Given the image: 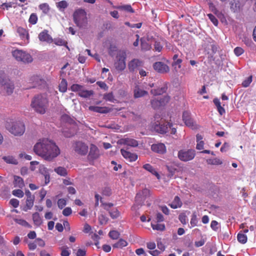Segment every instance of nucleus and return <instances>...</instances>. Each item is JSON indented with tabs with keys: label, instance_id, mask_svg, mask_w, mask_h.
Returning <instances> with one entry per match:
<instances>
[{
	"label": "nucleus",
	"instance_id": "obj_1",
	"mask_svg": "<svg viewBox=\"0 0 256 256\" xmlns=\"http://www.w3.org/2000/svg\"><path fill=\"white\" fill-rule=\"evenodd\" d=\"M37 155L48 161H52L60 154V150L56 143L47 138L40 140L34 147Z\"/></svg>",
	"mask_w": 256,
	"mask_h": 256
},
{
	"label": "nucleus",
	"instance_id": "obj_2",
	"mask_svg": "<svg viewBox=\"0 0 256 256\" xmlns=\"http://www.w3.org/2000/svg\"><path fill=\"white\" fill-rule=\"evenodd\" d=\"M30 106L36 112L44 114L48 106V98L44 94L37 95L32 99Z\"/></svg>",
	"mask_w": 256,
	"mask_h": 256
},
{
	"label": "nucleus",
	"instance_id": "obj_3",
	"mask_svg": "<svg viewBox=\"0 0 256 256\" xmlns=\"http://www.w3.org/2000/svg\"><path fill=\"white\" fill-rule=\"evenodd\" d=\"M6 128L11 134L14 136H22L25 131L24 124L20 121L8 123L6 125Z\"/></svg>",
	"mask_w": 256,
	"mask_h": 256
},
{
	"label": "nucleus",
	"instance_id": "obj_4",
	"mask_svg": "<svg viewBox=\"0 0 256 256\" xmlns=\"http://www.w3.org/2000/svg\"><path fill=\"white\" fill-rule=\"evenodd\" d=\"M74 23L80 28L85 26L87 24L86 13L84 10L79 9L76 10L73 15Z\"/></svg>",
	"mask_w": 256,
	"mask_h": 256
},
{
	"label": "nucleus",
	"instance_id": "obj_5",
	"mask_svg": "<svg viewBox=\"0 0 256 256\" xmlns=\"http://www.w3.org/2000/svg\"><path fill=\"white\" fill-rule=\"evenodd\" d=\"M12 55L16 60L24 63H30L33 60L30 54L22 50H16L12 51Z\"/></svg>",
	"mask_w": 256,
	"mask_h": 256
},
{
	"label": "nucleus",
	"instance_id": "obj_6",
	"mask_svg": "<svg viewBox=\"0 0 256 256\" xmlns=\"http://www.w3.org/2000/svg\"><path fill=\"white\" fill-rule=\"evenodd\" d=\"M126 56V53L124 51H120L117 54L114 62V67L116 70L122 71L125 69Z\"/></svg>",
	"mask_w": 256,
	"mask_h": 256
},
{
	"label": "nucleus",
	"instance_id": "obj_7",
	"mask_svg": "<svg viewBox=\"0 0 256 256\" xmlns=\"http://www.w3.org/2000/svg\"><path fill=\"white\" fill-rule=\"evenodd\" d=\"M196 156V152L194 150H182L178 152V158L183 162H188L194 158Z\"/></svg>",
	"mask_w": 256,
	"mask_h": 256
},
{
	"label": "nucleus",
	"instance_id": "obj_8",
	"mask_svg": "<svg viewBox=\"0 0 256 256\" xmlns=\"http://www.w3.org/2000/svg\"><path fill=\"white\" fill-rule=\"evenodd\" d=\"M74 152L81 156H85L88 152V146L82 141L75 142L72 145Z\"/></svg>",
	"mask_w": 256,
	"mask_h": 256
},
{
	"label": "nucleus",
	"instance_id": "obj_9",
	"mask_svg": "<svg viewBox=\"0 0 256 256\" xmlns=\"http://www.w3.org/2000/svg\"><path fill=\"white\" fill-rule=\"evenodd\" d=\"M14 88V82L8 80L0 86V93L4 96L10 95L13 92Z\"/></svg>",
	"mask_w": 256,
	"mask_h": 256
},
{
	"label": "nucleus",
	"instance_id": "obj_10",
	"mask_svg": "<svg viewBox=\"0 0 256 256\" xmlns=\"http://www.w3.org/2000/svg\"><path fill=\"white\" fill-rule=\"evenodd\" d=\"M170 100L168 96H164L160 98H154L151 100V104L152 107L156 109L159 107L165 105Z\"/></svg>",
	"mask_w": 256,
	"mask_h": 256
},
{
	"label": "nucleus",
	"instance_id": "obj_11",
	"mask_svg": "<svg viewBox=\"0 0 256 256\" xmlns=\"http://www.w3.org/2000/svg\"><path fill=\"white\" fill-rule=\"evenodd\" d=\"M100 156V150L94 144L90 146V150L88 155L90 160H94L98 158Z\"/></svg>",
	"mask_w": 256,
	"mask_h": 256
},
{
	"label": "nucleus",
	"instance_id": "obj_12",
	"mask_svg": "<svg viewBox=\"0 0 256 256\" xmlns=\"http://www.w3.org/2000/svg\"><path fill=\"white\" fill-rule=\"evenodd\" d=\"M182 120L185 124L192 128H194V122L191 118L190 114L188 112H184L182 114Z\"/></svg>",
	"mask_w": 256,
	"mask_h": 256
},
{
	"label": "nucleus",
	"instance_id": "obj_13",
	"mask_svg": "<svg viewBox=\"0 0 256 256\" xmlns=\"http://www.w3.org/2000/svg\"><path fill=\"white\" fill-rule=\"evenodd\" d=\"M143 66V62L138 59H134L128 64V68L130 72H133L138 68Z\"/></svg>",
	"mask_w": 256,
	"mask_h": 256
},
{
	"label": "nucleus",
	"instance_id": "obj_14",
	"mask_svg": "<svg viewBox=\"0 0 256 256\" xmlns=\"http://www.w3.org/2000/svg\"><path fill=\"white\" fill-rule=\"evenodd\" d=\"M154 69L160 73H165L169 71L168 66L164 62H158L154 64Z\"/></svg>",
	"mask_w": 256,
	"mask_h": 256
},
{
	"label": "nucleus",
	"instance_id": "obj_15",
	"mask_svg": "<svg viewBox=\"0 0 256 256\" xmlns=\"http://www.w3.org/2000/svg\"><path fill=\"white\" fill-rule=\"evenodd\" d=\"M62 132L66 138L72 136L76 132V128L72 127L69 124H67L66 128H64Z\"/></svg>",
	"mask_w": 256,
	"mask_h": 256
},
{
	"label": "nucleus",
	"instance_id": "obj_16",
	"mask_svg": "<svg viewBox=\"0 0 256 256\" xmlns=\"http://www.w3.org/2000/svg\"><path fill=\"white\" fill-rule=\"evenodd\" d=\"M150 194V190L147 188H144L142 192L136 194V201L138 204L143 202L146 198Z\"/></svg>",
	"mask_w": 256,
	"mask_h": 256
},
{
	"label": "nucleus",
	"instance_id": "obj_17",
	"mask_svg": "<svg viewBox=\"0 0 256 256\" xmlns=\"http://www.w3.org/2000/svg\"><path fill=\"white\" fill-rule=\"evenodd\" d=\"M151 149L154 152L164 154L166 152V147L162 143L152 144L151 146Z\"/></svg>",
	"mask_w": 256,
	"mask_h": 256
},
{
	"label": "nucleus",
	"instance_id": "obj_18",
	"mask_svg": "<svg viewBox=\"0 0 256 256\" xmlns=\"http://www.w3.org/2000/svg\"><path fill=\"white\" fill-rule=\"evenodd\" d=\"M120 152L122 156L130 162L136 161L138 158V156L136 154L131 153L124 149H121Z\"/></svg>",
	"mask_w": 256,
	"mask_h": 256
},
{
	"label": "nucleus",
	"instance_id": "obj_19",
	"mask_svg": "<svg viewBox=\"0 0 256 256\" xmlns=\"http://www.w3.org/2000/svg\"><path fill=\"white\" fill-rule=\"evenodd\" d=\"M38 38L41 42H45L48 43H51L52 42V38L48 34V32L46 30H44L39 34Z\"/></svg>",
	"mask_w": 256,
	"mask_h": 256
},
{
	"label": "nucleus",
	"instance_id": "obj_20",
	"mask_svg": "<svg viewBox=\"0 0 256 256\" xmlns=\"http://www.w3.org/2000/svg\"><path fill=\"white\" fill-rule=\"evenodd\" d=\"M26 195L27 197L26 206L28 209L30 210L33 206L34 196L32 194L31 192L28 190L26 191Z\"/></svg>",
	"mask_w": 256,
	"mask_h": 256
},
{
	"label": "nucleus",
	"instance_id": "obj_21",
	"mask_svg": "<svg viewBox=\"0 0 256 256\" xmlns=\"http://www.w3.org/2000/svg\"><path fill=\"white\" fill-rule=\"evenodd\" d=\"M230 8L234 12H238L242 8V5L238 0H232L230 2Z\"/></svg>",
	"mask_w": 256,
	"mask_h": 256
},
{
	"label": "nucleus",
	"instance_id": "obj_22",
	"mask_svg": "<svg viewBox=\"0 0 256 256\" xmlns=\"http://www.w3.org/2000/svg\"><path fill=\"white\" fill-rule=\"evenodd\" d=\"M172 126V124L170 122H166L162 124H160L158 126L159 129H158L157 130H158L159 132L161 134H166L169 132L171 128V126Z\"/></svg>",
	"mask_w": 256,
	"mask_h": 256
},
{
	"label": "nucleus",
	"instance_id": "obj_23",
	"mask_svg": "<svg viewBox=\"0 0 256 256\" xmlns=\"http://www.w3.org/2000/svg\"><path fill=\"white\" fill-rule=\"evenodd\" d=\"M142 168L152 174L154 175L158 179H160V176L156 170L155 168L149 164H146L142 166Z\"/></svg>",
	"mask_w": 256,
	"mask_h": 256
},
{
	"label": "nucleus",
	"instance_id": "obj_24",
	"mask_svg": "<svg viewBox=\"0 0 256 256\" xmlns=\"http://www.w3.org/2000/svg\"><path fill=\"white\" fill-rule=\"evenodd\" d=\"M114 8L116 9H118L120 10L124 11L127 12H130V13H134V10L132 8L131 5H130V4L119 5L118 6H115Z\"/></svg>",
	"mask_w": 256,
	"mask_h": 256
},
{
	"label": "nucleus",
	"instance_id": "obj_25",
	"mask_svg": "<svg viewBox=\"0 0 256 256\" xmlns=\"http://www.w3.org/2000/svg\"><path fill=\"white\" fill-rule=\"evenodd\" d=\"M148 94V92L142 90L138 86H136L134 90V97L135 98H141Z\"/></svg>",
	"mask_w": 256,
	"mask_h": 256
},
{
	"label": "nucleus",
	"instance_id": "obj_26",
	"mask_svg": "<svg viewBox=\"0 0 256 256\" xmlns=\"http://www.w3.org/2000/svg\"><path fill=\"white\" fill-rule=\"evenodd\" d=\"M122 142L128 146L132 147H136L138 146V142L137 140L130 138H126L122 140Z\"/></svg>",
	"mask_w": 256,
	"mask_h": 256
},
{
	"label": "nucleus",
	"instance_id": "obj_27",
	"mask_svg": "<svg viewBox=\"0 0 256 256\" xmlns=\"http://www.w3.org/2000/svg\"><path fill=\"white\" fill-rule=\"evenodd\" d=\"M182 202L178 196H176L173 201L169 204V206L174 209L180 208L182 206Z\"/></svg>",
	"mask_w": 256,
	"mask_h": 256
},
{
	"label": "nucleus",
	"instance_id": "obj_28",
	"mask_svg": "<svg viewBox=\"0 0 256 256\" xmlns=\"http://www.w3.org/2000/svg\"><path fill=\"white\" fill-rule=\"evenodd\" d=\"M17 32L19 34L21 38L24 40H28L29 39V36L28 32L26 30V29L22 28V27H18L17 28Z\"/></svg>",
	"mask_w": 256,
	"mask_h": 256
},
{
	"label": "nucleus",
	"instance_id": "obj_29",
	"mask_svg": "<svg viewBox=\"0 0 256 256\" xmlns=\"http://www.w3.org/2000/svg\"><path fill=\"white\" fill-rule=\"evenodd\" d=\"M30 80L34 84V86H36L42 84L44 81L40 76H34L31 78Z\"/></svg>",
	"mask_w": 256,
	"mask_h": 256
},
{
	"label": "nucleus",
	"instance_id": "obj_30",
	"mask_svg": "<svg viewBox=\"0 0 256 256\" xmlns=\"http://www.w3.org/2000/svg\"><path fill=\"white\" fill-rule=\"evenodd\" d=\"M14 187H18L20 188H22L24 186L22 178L18 176H14Z\"/></svg>",
	"mask_w": 256,
	"mask_h": 256
},
{
	"label": "nucleus",
	"instance_id": "obj_31",
	"mask_svg": "<svg viewBox=\"0 0 256 256\" xmlns=\"http://www.w3.org/2000/svg\"><path fill=\"white\" fill-rule=\"evenodd\" d=\"M88 109L91 111L102 114L107 113L108 112L106 108H102L97 106H89Z\"/></svg>",
	"mask_w": 256,
	"mask_h": 256
},
{
	"label": "nucleus",
	"instance_id": "obj_32",
	"mask_svg": "<svg viewBox=\"0 0 256 256\" xmlns=\"http://www.w3.org/2000/svg\"><path fill=\"white\" fill-rule=\"evenodd\" d=\"M2 159L8 164H18V160L12 156H3Z\"/></svg>",
	"mask_w": 256,
	"mask_h": 256
},
{
	"label": "nucleus",
	"instance_id": "obj_33",
	"mask_svg": "<svg viewBox=\"0 0 256 256\" xmlns=\"http://www.w3.org/2000/svg\"><path fill=\"white\" fill-rule=\"evenodd\" d=\"M32 219L35 225L40 226L42 224V219L38 212H35L32 214Z\"/></svg>",
	"mask_w": 256,
	"mask_h": 256
},
{
	"label": "nucleus",
	"instance_id": "obj_34",
	"mask_svg": "<svg viewBox=\"0 0 256 256\" xmlns=\"http://www.w3.org/2000/svg\"><path fill=\"white\" fill-rule=\"evenodd\" d=\"M54 171L58 175L65 176L67 175L68 172L66 168L62 166H58L54 169Z\"/></svg>",
	"mask_w": 256,
	"mask_h": 256
},
{
	"label": "nucleus",
	"instance_id": "obj_35",
	"mask_svg": "<svg viewBox=\"0 0 256 256\" xmlns=\"http://www.w3.org/2000/svg\"><path fill=\"white\" fill-rule=\"evenodd\" d=\"M94 94V92L92 90H84V88H82V90L80 92V93L79 94V96L80 97L87 98L91 96H92Z\"/></svg>",
	"mask_w": 256,
	"mask_h": 256
},
{
	"label": "nucleus",
	"instance_id": "obj_36",
	"mask_svg": "<svg viewBox=\"0 0 256 256\" xmlns=\"http://www.w3.org/2000/svg\"><path fill=\"white\" fill-rule=\"evenodd\" d=\"M128 245V242L126 240L123 239H120L117 242L114 244L112 246L114 248H122Z\"/></svg>",
	"mask_w": 256,
	"mask_h": 256
},
{
	"label": "nucleus",
	"instance_id": "obj_37",
	"mask_svg": "<svg viewBox=\"0 0 256 256\" xmlns=\"http://www.w3.org/2000/svg\"><path fill=\"white\" fill-rule=\"evenodd\" d=\"M57 8L58 10L63 12L68 6V4L66 0H62L56 4Z\"/></svg>",
	"mask_w": 256,
	"mask_h": 256
},
{
	"label": "nucleus",
	"instance_id": "obj_38",
	"mask_svg": "<svg viewBox=\"0 0 256 256\" xmlns=\"http://www.w3.org/2000/svg\"><path fill=\"white\" fill-rule=\"evenodd\" d=\"M8 80L10 79L4 71L0 70V86Z\"/></svg>",
	"mask_w": 256,
	"mask_h": 256
},
{
	"label": "nucleus",
	"instance_id": "obj_39",
	"mask_svg": "<svg viewBox=\"0 0 256 256\" xmlns=\"http://www.w3.org/2000/svg\"><path fill=\"white\" fill-rule=\"evenodd\" d=\"M206 162L208 164L212 165H220L222 163V161L218 158L208 159Z\"/></svg>",
	"mask_w": 256,
	"mask_h": 256
},
{
	"label": "nucleus",
	"instance_id": "obj_40",
	"mask_svg": "<svg viewBox=\"0 0 256 256\" xmlns=\"http://www.w3.org/2000/svg\"><path fill=\"white\" fill-rule=\"evenodd\" d=\"M237 239L238 242L244 244L246 242L248 238L247 236L245 234L242 232H239L237 236Z\"/></svg>",
	"mask_w": 256,
	"mask_h": 256
},
{
	"label": "nucleus",
	"instance_id": "obj_41",
	"mask_svg": "<svg viewBox=\"0 0 256 256\" xmlns=\"http://www.w3.org/2000/svg\"><path fill=\"white\" fill-rule=\"evenodd\" d=\"M108 211V212L110 217L113 219L117 218L120 216L119 212L116 208H114L112 210L110 209Z\"/></svg>",
	"mask_w": 256,
	"mask_h": 256
},
{
	"label": "nucleus",
	"instance_id": "obj_42",
	"mask_svg": "<svg viewBox=\"0 0 256 256\" xmlns=\"http://www.w3.org/2000/svg\"><path fill=\"white\" fill-rule=\"evenodd\" d=\"M59 90L60 92H64L67 90V82L62 79L59 85Z\"/></svg>",
	"mask_w": 256,
	"mask_h": 256
},
{
	"label": "nucleus",
	"instance_id": "obj_43",
	"mask_svg": "<svg viewBox=\"0 0 256 256\" xmlns=\"http://www.w3.org/2000/svg\"><path fill=\"white\" fill-rule=\"evenodd\" d=\"M141 48L143 50H148L151 48V45L148 44L146 40H141Z\"/></svg>",
	"mask_w": 256,
	"mask_h": 256
},
{
	"label": "nucleus",
	"instance_id": "obj_44",
	"mask_svg": "<svg viewBox=\"0 0 256 256\" xmlns=\"http://www.w3.org/2000/svg\"><path fill=\"white\" fill-rule=\"evenodd\" d=\"M84 86L78 84H74L70 87V90L72 92H78V94L80 93Z\"/></svg>",
	"mask_w": 256,
	"mask_h": 256
},
{
	"label": "nucleus",
	"instance_id": "obj_45",
	"mask_svg": "<svg viewBox=\"0 0 256 256\" xmlns=\"http://www.w3.org/2000/svg\"><path fill=\"white\" fill-rule=\"evenodd\" d=\"M152 227L153 230H164L165 228L164 225L160 224H152Z\"/></svg>",
	"mask_w": 256,
	"mask_h": 256
},
{
	"label": "nucleus",
	"instance_id": "obj_46",
	"mask_svg": "<svg viewBox=\"0 0 256 256\" xmlns=\"http://www.w3.org/2000/svg\"><path fill=\"white\" fill-rule=\"evenodd\" d=\"M104 98L105 100L110 102H114L116 100L112 92L104 94Z\"/></svg>",
	"mask_w": 256,
	"mask_h": 256
},
{
	"label": "nucleus",
	"instance_id": "obj_47",
	"mask_svg": "<svg viewBox=\"0 0 256 256\" xmlns=\"http://www.w3.org/2000/svg\"><path fill=\"white\" fill-rule=\"evenodd\" d=\"M28 21L29 22L32 24H36L38 21V17L36 14L34 13L31 14L29 18Z\"/></svg>",
	"mask_w": 256,
	"mask_h": 256
},
{
	"label": "nucleus",
	"instance_id": "obj_48",
	"mask_svg": "<svg viewBox=\"0 0 256 256\" xmlns=\"http://www.w3.org/2000/svg\"><path fill=\"white\" fill-rule=\"evenodd\" d=\"M12 194L14 196L20 198H22L24 196V192L20 189L14 190Z\"/></svg>",
	"mask_w": 256,
	"mask_h": 256
},
{
	"label": "nucleus",
	"instance_id": "obj_49",
	"mask_svg": "<svg viewBox=\"0 0 256 256\" xmlns=\"http://www.w3.org/2000/svg\"><path fill=\"white\" fill-rule=\"evenodd\" d=\"M252 82V76H248L246 79L242 82V86L244 88L248 87Z\"/></svg>",
	"mask_w": 256,
	"mask_h": 256
},
{
	"label": "nucleus",
	"instance_id": "obj_50",
	"mask_svg": "<svg viewBox=\"0 0 256 256\" xmlns=\"http://www.w3.org/2000/svg\"><path fill=\"white\" fill-rule=\"evenodd\" d=\"M40 8L44 12V14H47L50 10V8L48 5L47 4H42L40 5Z\"/></svg>",
	"mask_w": 256,
	"mask_h": 256
},
{
	"label": "nucleus",
	"instance_id": "obj_51",
	"mask_svg": "<svg viewBox=\"0 0 256 256\" xmlns=\"http://www.w3.org/2000/svg\"><path fill=\"white\" fill-rule=\"evenodd\" d=\"M102 194L106 196H110L112 194V189L110 187L106 186L102 190Z\"/></svg>",
	"mask_w": 256,
	"mask_h": 256
},
{
	"label": "nucleus",
	"instance_id": "obj_52",
	"mask_svg": "<svg viewBox=\"0 0 256 256\" xmlns=\"http://www.w3.org/2000/svg\"><path fill=\"white\" fill-rule=\"evenodd\" d=\"M66 204V200L64 198L59 199L58 201V206L60 209L63 208Z\"/></svg>",
	"mask_w": 256,
	"mask_h": 256
},
{
	"label": "nucleus",
	"instance_id": "obj_53",
	"mask_svg": "<svg viewBox=\"0 0 256 256\" xmlns=\"http://www.w3.org/2000/svg\"><path fill=\"white\" fill-rule=\"evenodd\" d=\"M68 248L67 246L61 248V256H69L70 252L68 250Z\"/></svg>",
	"mask_w": 256,
	"mask_h": 256
},
{
	"label": "nucleus",
	"instance_id": "obj_54",
	"mask_svg": "<svg viewBox=\"0 0 256 256\" xmlns=\"http://www.w3.org/2000/svg\"><path fill=\"white\" fill-rule=\"evenodd\" d=\"M154 50L156 52H160L162 49V45L160 42L156 41L154 44Z\"/></svg>",
	"mask_w": 256,
	"mask_h": 256
},
{
	"label": "nucleus",
	"instance_id": "obj_55",
	"mask_svg": "<svg viewBox=\"0 0 256 256\" xmlns=\"http://www.w3.org/2000/svg\"><path fill=\"white\" fill-rule=\"evenodd\" d=\"M109 236L112 239H117L119 236V233L116 230H112L109 232Z\"/></svg>",
	"mask_w": 256,
	"mask_h": 256
},
{
	"label": "nucleus",
	"instance_id": "obj_56",
	"mask_svg": "<svg viewBox=\"0 0 256 256\" xmlns=\"http://www.w3.org/2000/svg\"><path fill=\"white\" fill-rule=\"evenodd\" d=\"M208 16L214 26H218V20L213 14H208Z\"/></svg>",
	"mask_w": 256,
	"mask_h": 256
},
{
	"label": "nucleus",
	"instance_id": "obj_57",
	"mask_svg": "<svg viewBox=\"0 0 256 256\" xmlns=\"http://www.w3.org/2000/svg\"><path fill=\"white\" fill-rule=\"evenodd\" d=\"M18 156L20 158H24L26 160H32V158L30 156L26 154L24 152H20Z\"/></svg>",
	"mask_w": 256,
	"mask_h": 256
},
{
	"label": "nucleus",
	"instance_id": "obj_58",
	"mask_svg": "<svg viewBox=\"0 0 256 256\" xmlns=\"http://www.w3.org/2000/svg\"><path fill=\"white\" fill-rule=\"evenodd\" d=\"M98 220H99L100 222V224H105L108 222V218L106 217L103 214H101L98 217Z\"/></svg>",
	"mask_w": 256,
	"mask_h": 256
},
{
	"label": "nucleus",
	"instance_id": "obj_59",
	"mask_svg": "<svg viewBox=\"0 0 256 256\" xmlns=\"http://www.w3.org/2000/svg\"><path fill=\"white\" fill-rule=\"evenodd\" d=\"M72 213V210L70 208L66 207L62 211V214L66 216H70Z\"/></svg>",
	"mask_w": 256,
	"mask_h": 256
},
{
	"label": "nucleus",
	"instance_id": "obj_60",
	"mask_svg": "<svg viewBox=\"0 0 256 256\" xmlns=\"http://www.w3.org/2000/svg\"><path fill=\"white\" fill-rule=\"evenodd\" d=\"M244 52V50L240 47H236L234 49V52L237 56H240Z\"/></svg>",
	"mask_w": 256,
	"mask_h": 256
},
{
	"label": "nucleus",
	"instance_id": "obj_61",
	"mask_svg": "<svg viewBox=\"0 0 256 256\" xmlns=\"http://www.w3.org/2000/svg\"><path fill=\"white\" fill-rule=\"evenodd\" d=\"M179 220L182 224H186L188 221L186 216L184 214H180L178 216Z\"/></svg>",
	"mask_w": 256,
	"mask_h": 256
},
{
	"label": "nucleus",
	"instance_id": "obj_62",
	"mask_svg": "<svg viewBox=\"0 0 256 256\" xmlns=\"http://www.w3.org/2000/svg\"><path fill=\"white\" fill-rule=\"evenodd\" d=\"M243 42L248 46L249 47H252L254 44L252 40L248 38H244Z\"/></svg>",
	"mask_w": 256,
	"mask_h": 256
},
{
	"label": "nucleus",
	"instance_id": "obj_63",
	"mask_svg": "<svg viewBox=\"0 0 256 256\" xmlns=\"http://www.w3.org/2000/svg\"><path fill=\"white\" fill-rule=\"evenodd\" d=\"M10 204L14 208H17L19 206V201L16 198H12L10 200Z\"/></svg>",
	"mask_w": 256,
	"mask_h": 256
},
{
	"label": "nucleus",
	"instance_id": "obj_64",
	"mask_svg": "<svg viewBox=\"0 0 256 256\" xmlns=\"http://www.w3.org/2000/svg\"><path fill=\"white\" fill-rule=\"evenodd\" d=\"M86 250L84 249H78L76 253V256H86Z\"/></svg>",
	"mask_w": 256,
	"mask_h": 256
}]
</instances>
